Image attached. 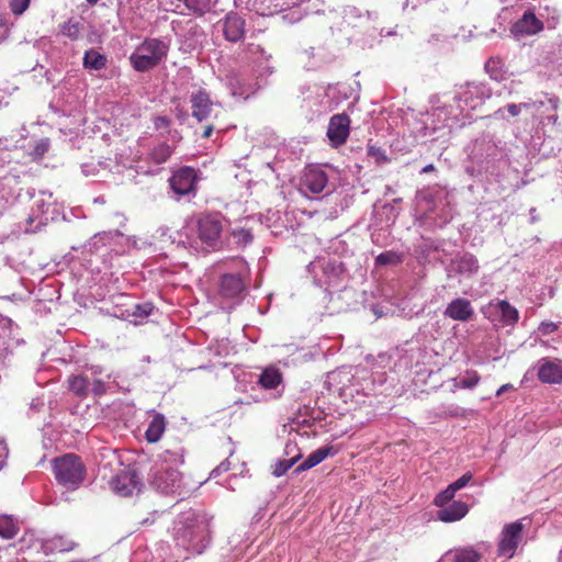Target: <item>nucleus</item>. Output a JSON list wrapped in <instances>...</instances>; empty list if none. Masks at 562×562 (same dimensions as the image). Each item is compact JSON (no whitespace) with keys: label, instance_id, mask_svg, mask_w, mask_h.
<instances>
[{"label":"nucleus","instance_id":"nucleus-10","mask_svg":"<svg viewBox=\"0 0 562 562\" xmlns=\"http://www.w3.org/2000/svg\"><path fill=\"white\" fill-rule=\"evenodd\" d=\"M527 103H536L537 105L530 106L528 110L532 111L535 117L539 120L541 124L547 121L550 124L555 125L558 122L557 111L560 105V99L554 94L544 93L543 99L531 100Z\"/></svg>","mask_w":562,"mask_h":562},{"label":"nucleus","instance_id":"nucleus-18","mask_svg":"<svg viewBox=\"0 0 562 562\" xmlns=\"http://www.w3.org/2000/svg\"><path fill=\"white\" fill-rule=\"evenodd\" d=\"M350 119L347 114H335L329 120L327 136L334 146L342 145L349 135Z\"/></svg>","mask_w":562,"mask_h":562},{"label":"nucleus","instance_id":"nucleus-27","mask_svg":"<svg viewBox=\"0 0 562 562\" xmlns=\"http://www.w3.org/2000/svg\"><path fill=\"white\" fill-rule=\"evenodd\" d=\"M282 383V374L276 368L265 369L258 379V384L263 390H276Z\"/></svg>","mask_w":562,"mask_h":562},{"label":"nucleus","instance_id":"nucleus-8","mask_svg":"<svg viewBox=\"0 0 562 562\" xmlns=\"http://www.w3.org/2000/svg\"><path fill=\"white\" fill-rule=\"evenodd\" d=\"M171 25L172 31L180 43L181 50L190 53L202 45L204 32L193 20H188L186 22L173 21Z\"/></svg>","mask_w":562,"mask_h":562},{"label":"nucleus","instance_id":"nucleus-5","mask_svg":"<svg viewBox=\"0 0 562 562\" xmlns=\"http://www.w3.org/2000/svg\"><path fill=\"white\" fill-rule=\"evenodd\" d=\"M53 471L55 479L68 491L77 490L83 482L86 476V467L81 459L74 454L67 453L53 460Z\"/></svg>","mask_w":562,"mask_h":562},{"label":"nucleus","instance_id":"nucleus-3","mask_svg":"<svg viewBox=\"0 0 562 562\" xmlns=\"http://www.w3.org/2000/svg\"><path fill=\"white\" fill-rule=\"evenodd\" d=\"M176 544L191 554H201L209 544L207 525L194 513H184L173 525Z\"/></svg>","mask_w":562,"mask_h":562},{"label":"nucleus","instance_id":"nucleus-45","mask_svg":"<svg viewBox=\"0 0 562 562\" xmlns=\"http://www.w3.org/2000/svg\"><path fill=\"white\" fill-rule=\"evenodd\" d=\"M31 0H10L9 7L14 15L23 14L30 7Z\"/></svg>","mask_w":562,"mask_h":562},{"label":"nucleus","instance_id":"nucleus-33","mask_svg":"<svg viewBox=\"0 0 562 562\" xmlns=\"http://www.w3.org/2000/svg\"><path fill=\"white\" fill-rule=\"evenodd\" d=\"M106 65V57L94 49H89L83 56V67L92 70H101Z\"/></svg>","mask_w":562,"mask_h":562},{"label":"nucleus","instance_id":"nucleus-21","mask_svg":"<svg viewBox=\"0 0 562 562\" xmlns=\"http://www.w3.org/2000/svg\"><path fill=\"white\" fill-rule=\"evenodd\" d=\"M245 288L241 272L223 274L218 284L221 296L226 299L238 297L245 291Z\"/></svg>","mask_w":562,"mask_h":562},{"label":"nucleus","instance_id":"nucleus-23","mask_svg":"<svg viewBox=\"0 0 562 562\" xmlns=\"http://www.w3.org/2000/svg\"><path fill=\"white\" fill-rule=\"evenodd\" d=\"M75 546L74 540L61 535H54L40 541V549L46 555L71 551Z\"/></svg>","mask_w":562,"mask_h":562},{"label":"nucleus","instance_id":"nucleus-64","mask_svg":"<svg viewBox=\"0 0 562 562\" xmlns=\"http://www.w3.org/2000/svg\"><path fill=\"white\" fill-rule=\"evenodd\" d=\"M495 115H496V116H499V117H504V115H503V109H498V110L495 112Z\"/></svg>","mask_w":562,"mask_h":562},{"label":"nucleus","instance_id":"nucleus-52","mask_svg":"<svg viewBox=\"0 0 562 562\" xmlns=\"http://www.w3.org/2000/svg\"><path fill=\"white\" fill-rule=\"evenodd\" d=\"M48 147H49L48 140L42 139L36 144L34 151L36 155L42 156L48 150Z\"/></svg>","mask_w":562,"mask_h":562},{"label":"nucleus","instance_id":"nucleus-46","mask_svg":"<svg viewBox=\"0 0 562 562\" xmlns=\"http://www.w3.org/2000/svg\"><path fill=\"white\" fill-rule=\"evenodd\" d=\"M559 329V323L543 321L538 326V334L541 336H548Z\"/></svg>","mask_w":562,"mask_h":562},{"label":"nucleus","instance_id":"nucleus-19","mask_svg":"<svg viewBox=\"0 0 562 562\" xmlns=\"http://www.w3.org/2000/svg\"><path fill=\"white\" fill-rule=\"evenodd\" d=\"M223 35L226 41L236 43L245 36V20L235 12H229L220 22Z\"/></svg>","mask_w":562,"mask_h":562},{"label":"nucleus","instance_id":"nucleus-25","mask_svg":"<svg viewBox=\"0 0 562 562\" xmlns=\"http://www.w3.org/2000/svg\"><path fill=\"white\" fill-rule=\"evenodd\" d=\"M336 450L331 446H324L315 451H313L297 468L295 469L296 473L310 470L321 462H323L327 457L334 456Z\"/></svg>","mask_w":562,"mask_h":562},{"label":"nucleus","instance_id":"nucleus-47","mask_svg":"<svg viewBox=\"0 0 562 562\" xmlns=\"http://www.w3.org/2000/svg\"><path fill=\"white\" fill-rule=\"evenodd\" d=\"M533 105H537V104L536 103H527V102H521L519 104L510 103L506 106V109L512 116H517V115H519V113L522 109L528 110L530 106H533Z\"/></svg>","mask_w":562,"mask_h":562},{"label":"nucleus","instance_id":"nucleus-29","mask_svg":"<svg viewBox=\"0 0 562 562\" xmlns=\"http://www.w3.org/2000/svg\"><path fill=\"white\" fill-rule=\"evenodd\" d=\"M172 151V147L167 143L162 142L150 149L147 158L149 161L156 165H161L165 164L170 158Z\"/></svg>","mask_w":562,"mask_h":562},{"label":"nucleus","instance_id":"nucleus-43","mask_svg":"<svg viewBox=\"0 0 562 562\" xmlns=\"http://www.w3.org/2000/svg\"><path fill=\"white\" fill-rule=\"evenodd\" d=\"M233 237L236 240L238 245L246 246L247 244L251 243L252 235L249 229L246 228H238L233 231Z\"/></svg>","mask_w":562,"mask_h":562},{"label":"nucleus","instance_id":"nucleus-28","mask_svg":"<svg viewBox=\"0 0 562 562\" xmlns=\"http://www.w3.org/2000/svg\"><path fill=\"white\" fill-rule=\"evenodd\" d=\"M454 265L456 271L460 274L472 276L479 270L477 259L470 254L461 256Z\"/></svg>","mask_w":562,"mask_h":562},{"label":"nucleus","instance_id":"nucleus-51","mask_svg":"<svg viewBox=\"0 0 562 562\" xmlns=\"http://www.w3.org/2000/svg\"><path fill=\"white\" fill-rule=\"evenodd\" d=\"M91 392L94 395H102V394H104L106 392V386H105L104 381L95 378L93 380L92 384H91Z\"/></svg>","mask_w":562,"mask_h":562},{"label":"nucleus","instance_id":"nucleus-62","mask_svg":"<svg viewBox=\"0 0 562 562\" xmlns=\"http://www.w3.org/2000/svg\"><path fill=\"white\" fill-rule=\"evenodd\" d=\"M94 202H95V203H101V204L105 203L104 196H98V198H95V199H94Z\"/></svg>","mask_w":562,"mask_h":562},{"label":"nucleus","instance_id":"nucleus-54","mask_svg":"<svg viewBox=\"0 0 562 562\" xmlns=\"http://www.w3.org/2000/svg\"><path fill=\"white\" fill-rule=\"evenodd\" d=\"M284 452L286 456H290V458L295 456L296 453H301L297 445L292 441L286 442V445L284 447Z\"/></svg>","mask_w":562,"mask_h":562},{"label":"nucleus","instance_id":"nucleus-41","mask_svg":"<svg viewBox=\"0 0 562 562\" xmlns=\"http://www.w3.org/2000/svg\"><path fill=\"white\" fill-rule=\"evenodd\" d=\"M480 382V375L477 372L472 371L468 372L467 376L462 378L457 384V387L460 389H473Z\"/></svg>","mask_w":562,"mask_h":562},{"label":"nucleus","instance_id":"nucleus-35","mask_svg":"<svg viewBox=\"0 0 562 562\" xmlns=\"http://www.w3.org/2000/svg\"><path fill=\"white\" fill-rule=\"evenodd\" d=\"M114 235L121 236L122 234L119 231L98 233L92 238H90V240L87 243V247L90 251H97L101 247L105 246L106 243L111 240Z\"/></svg>","mask_w":562,"mask_h":562},{"label":"nucleus","instance_id":"nucleus-12","mask_svg":"<svg viewBox=\"0 0 562 562\" xmlns=\"http://www.w3.org/2000/svg\"><path fill=\"white\" fill-rule=\"evenodd\" d=\"M524 526L520 521L505 525L498 541V554L513 558L521 541Z\"/></svg>","mask_w":562,"mask_h":562},{"label":"nucleus","instance_id":"nucleus-53","mask_svg":"<svg viewBox=\"0 0 562 562\" xmlns=\"http://www.w3.org/2000/svg\"><path fill=\"white\" fill-rule=\"evenodd\" d=\"M229 470V463L227 461H223L220 465L212 470L210 476L216 477L223 472H227Z\"/></svg>","mask_w":562,"mask_h":562},{"label":"nucleus","instance_id":"nucleus-26","mask_svg":"<svg viewBox=\"0 0 562 562\" xmlns=\"http://www.w3.org/2000/svg\"><path fill=\"white\" fill-rule=\"evenodd\" d=\"M166 429V418L162 414L155 413L146 431L145 438L148 442L155 443L159 441Z\"/></svg>","mask_w":562,"mask_h":562},{"label":"nucleus","instance_id":"nucleus-1","mask_svg":"<svg viewBox=\"0 0 562 562\" xmlns=\"http://www.w3.org/2000/svg\"><path fill=\"white\" fill-rule=\"evenodd\" d=\"M491 97L492 89L482 81H470L457 87L453 97L457 110L454 111L452 105L435 109L431 114L434 122L438 121L441 124L434 125L432 130L464 125L470 112L482 106Z\"/></svg>","mask_w":562,"mask_h":562},{"label":"nucleus","instance_id":"nucleus-32","mask_svg":"<svg viewBox=\"0 0 562 562\" xmlns=\"http://www.w3.org/2000/svg\"><path fill=\"white\" fill-rule=\"evenodd\" d=\"M485 70L495 81L499 82L506 79L505 64L497 57H492L485 63Z\"/></svg>","mask_w":562,"mask_h":562},{"label":"nucleus","instance_id":"nucleus-24","mask_svg":"<svg viewBox=\"0 0 562 562\" xmlns=\"http://www.w3.org/2000/svg\"><path fill=\"white\" fill-rule=\"evenodd\" d=\"M437 518L443 522H453L462 519L469 512L465 503L457 501L443 507H439Z\"/></svg>","mask_w":562,"mask_h":562},{"label":"nucleus","instance_id":"nucleus-50","mask_svg":"<svg viewBox=\"0 0 562 562\" xmlns=\"http://www.w3.org/2000/svg\"><path fill=\"white\" fill-rule=\"evenodd\" d=\"M544 10L548 12V15H550V18L548 19V27L554 29L560 20L558 11L555 9H550L549 7H546Z\"/></svg>","mask_w":562,"mask_h":562},{"label":"nucleus","instance_id":"nucleus-57","mask_svg":"<svg viewBox=\"0 0 562 562\" xmlns=\"http://www.w3.org/2000/svg\"><path fill=\"white\" fill-rule=\"evenodd\" d=\"M215 128H218V126H217L216 124H214V122H211L210 124H207V125L205 126V128H204V131H203V133H202V136H203L204 138H209V137L212 135V133H213V131H214Z\"/></svg>","mask_w":562,"mask_h":562},{"label":"nucleus","instance_id":"nucleus-16","mask_svg":"<svg viewBox=\"0 0 562 562\" xmlns=\"http://www.w3.org/2000/svg\"><path fill=\"white\" fill-rule=\"evenodd\" d=\"M484 314H486L487 317L492 321H495L496 318L494 316H497L498 321L506 326L514 325L519 318L517 308L505 300L491 302L484 311Z\"/></svg>","mask_w":562,"mask_h":562},{"label":"nucleus","instance_id":"nucleus-14","mask_svg":"<svg viewBox=\"0 0 562 562\" xmlns=\"http://www.w3.org/2000/svg\"><path fill=\"white\" fill-rule=\"evenodd\" d=\"M543 29V22L536 16L531 9H528L524 12L522 16L512 25L510 33L515 38L520 40L526 36L536 35Z\"/></svg>","mask_w":562,"mask_h":562},{"label":"nucleus","instance_id":"nucleus-48","mask_svg":"<svg viewBox=\"0 0 562 562\" xmlns=\"http://www.w3.org/2000/svg\"><path fill=\"white\" fill-rule=\"evenodd\" d=\"M473 475L471 472L464 473L461 477H459L457 481L452 482L450 485L454 488L456 492L460 491L464 486L469 484V482L472 480Z\"/></svg>","mask_w":562,"mask_h":562},{"label":"nucleus","instance_id":"nucleus-56","mask_svg":"<svg viewBox=\"0 0 562 562\" xmlns=\"http://www.w3.org/2000/svg\"><path fill=\"white\" fill-rule=\"evenodd\" d=\"M170 121L166 116H158L155 119V127L157 130L168 127Z\"/></svg>","mask_w":562,"mask_h":562},{"label":"nucleus","instance_id":"nucleus-9","mask_svg":"<svg viewBox=\"0 0 562 562\" xmlns=\"http://www.w3.org/2000/svg\"><path fill=\"white\" fill-rule=\"evenodd\" d=\"M198 170L192 167H181L172 173L169 186L172 192L179 198L195 196L198 190Z\"/></svg>","mask_w":562,"mask_h":562},{"label":"nucleus","instance_id":"nucleus-63","mask_svg":"<svg viewBox=\"0 0 562 562\" xmlns=\"http://www.w3.org/2000/svg\"><path fill=\"white\" fill-rule=\"evenodd\" d=\"M153 522H154V519H151V520H150L149 518H146V519H144V520L142 521V524H143V525H150V524H153Z\"/></svg>","mask_w":562,"mask_h":562},{"label":"nucleus","instance_id":"nucleus-58","mask_svg":"<svg viewBox=\"0 0 562 562\" xmlns=\"http://www.w3.org/2000/svg\"><path fill=\"white\" fill-rule=\"evenodd\" d=\"M451 218H452L451 211L450 210H445L443 214L441 216V221L438 223V225L442 226V225L449 223Z\"/></svg>","mask_w":562,"mask_h":562},{"label":"nucleus","instance_id":"nucleus-30","mask_svg":"<svg viewBox=\"0 0 562 562\" xmlns=\"http://www.w3.org/2000/svg\"><path fill=\"white\" fill-rule=\"evenodd\" d=\"M248 52L256 58L258 67L261 68V74H272V67L269 65L270 55H267L265 49L260 45L250 44Z\"/></svg>","mask_w":562,"mask_h":562},{"label":"nucleus","instance_id":"nucleus-17","mask_svg":"<svg viewBox=\"0 0 562 562\" xmlns=\"http://www.w3.org/2000/svg\"><path fill=\"white\" fill-rule=\"evenodd\" d=\"M538 379L547 384L562 383V361L559 359L542 358L538 361Z\"/></svg>","mask_w":562,"mask_h":562},{"label":"nucleus","instance_id":"nucleus-61","mask_svg":"<svg viewBox=\"0 0 562 562\" xmlns=\"http://www.w3.org/2000/svg\"><path fill=\"white\" fill-rule=\"evenodd\" d=\"M435 169L434 165L432 164H429L427 166H425L423 169H422V173H427V172H430Z\"/></svg>","mask_w":562,"mask_h":562},{"label":"nucleus","instance_id":"nucleus-49","mask_svg":"<svg viewBox=\"0 0 562 562\" xmlns=\"http://www.w3.org/2000/svg\"><path fill=\"white\" fill-rule=\"evenodd\" d=\"M368 155L374 157L376 161H386V156L384 151L374 145L368 146Z\"/></svg>","mask_w":562,"mask_h":562},{"label":"nucleus","instance_id":"nucleus-13","mask_svg":"<svg viewBox=\"0 0 562 562\" xmlns=\"http://www.w3.org/2000/svg\"><path fill=\"white\" fill-rule=\"evenodd\" d=\"M50 205V193L47 194L45 192H41L40 195L35 198L32 206V213L27 217V227L25 228L26 233H35L42 226L47 224V212Z\"/></svg>","mask_w":562,"mask_h":562},{"label":"nucleus","instance_id":"nucleus-15","mask_svg":"<svg viewBox=\"0 0 562 562\" xmlns=\"http://www.w3.org/2000/svg\"><path fill=\"white\" fill-rule=\"evenodd\" d=\"M142 481L134 471H123L117 474L111 482L112 490L120 496H132L139 493Z\"/></svg>","mask_w":562,"mask_h":562},{"label":"nucleus","instance_id":"nucleus-37","mask_svg":"<svg viewBox=\"0 0 562 562\" xmlns=\"http://www.w3.org/2000/svg\"><path fill=\"white\" fill-rule=\"evenodd\" d=\"M69 389L78 396H86L89 390V380L85 375L69 378Z\"/></svg>","mask_w":562,"mask_h":562},{"label":"nucleus","instance_id":"nucleus-60","mask_svg":"<svg viewBox=\"0 0 562 562\" xmlns=\"http://www.w3.org/2000/svg\"><path fill=\"white\" fill-rule=\"evenodd\" d=\"M513 389H514V385H513V384H510V383H506V384L502 385V386L497 390L496 395H497V396H499V395H502L503 393H505V392H507V391H509V390H513Z\"/></svg>","mask_w":562,"mask_h":562},{"label":"nucleus","instance_id":"nucleus-39","mask_svg":"<svg viewBox=\"0 0 562 562\" xmlns=\"http://www.w3.org/2000/svg\"><path fill=\"white\" fill-rule=\"evenodd\" d=\"M481 555L472 548L457 550L454 553V562H479Z\"/></svg>","mask_w":562,"mask_h":562},{"label":"nucleus","instance_id":"nucleus-31","mask_svg":"<svg viewBox=\"0 0 562 562\" xmlns=\"http://www.w3.org/2000/svg\"><path fill=\"white\" fill-rule=\"evenodd\" d=\"M19 522L12 516L0 515V537L3 539H12L19 532Z\"/></svg>","mask_w":562,"mask_h":562},{"label":"nucleus","instance_id":"nucleus-59","mask_svg":"<svg viewBox=\"0 0 562 562\" xmlns=\"http://www.w3.org/2000/svg\"><path fill=\"white\" fill-rule=\"evenodd\" d=\"M89 371L93 376H97L103 373V368L101 366H91Z\"/></svg>","mask_w":562,"mask_h":562},{"label":"nucleus","instance_id":"nucleus-36","mask_svg":"<svg viewBox=\"0 0 562 562\" xmlns=\"http://www.w3.org/2000/svg\"><path fill=\"white\" fill-rule=\"evenodd\" d=\"M193 14L204 15L212 8V0H178Z\"/></svg>","mask_w":562,"mask_h":562},{"label":"nucleus","instance_id":"nucleus-2","mask_svg":"<svg viewBox=\"0 0 562 562\" xmlns=\"http://www.w3.org/2000/svg\"><path fill=\"white\" fill-rule=\"evenodd\" d=\"M184 463V449L180 445L166 448L151 469L149 482L153 487L164 494L183 493V479L179 467Z\"/></svg>","mask_w":562,"mask_h":562},{"label":"nucleus","instance_id":"nucleus-11","mask_svg":"<svg viewBox=\"0 0 562 562\" xmlns=\"http://www.w3.org/2000/svg\"><path fill=\"white\" fill-rule=\"evenodd\" d=\"M190 103L192 116L198 122L214 121L217 114L214 112L215 103L211 100L210 94L204 89H199L190 94Z\"/></svg>","mask_w":562,"mask_h":562},{"label":"nucleus","instance_id":"nucleus-6","mask_svg":"<svg viewBox=\"0 0 562 562\" xmlns=\"http://www.w3.org/2000/svg\"><path fill=\"white\" fill-rule=\"evenodd\" d=\"M226 225V218L218 212L202 213L194 221L199 239L213 249L222 246V234Z\"/></svg>","mask_w":562,"mask_h":562},{"label":"nucleus","instance_id":"nucleus-55","mask_svg":"<svg viewBox=\"0 0 562 562\" xmlns=\"http://www.w3.org/2000/svg\"><path fill=\"white\" fill-rule=\"evenodd\" d=\"M7 457H8V448L4 445V442L2 440H0V470L4 467Z\"/></svg>","mask_w":562,"mask_h":562},{"label":"nucleus","instance_id":"nucleus-40","mask_svg":"<svg viewBox=\"0 0 562 562\" xmlns=\"http://www.w3.org/2000/svg\"><path fill=\"white\" fill-rule=\"evenodd\" d=\"M456 491L454 488L449 484L446 490H443L442 492H440L434 499V504L437 506V507H443L446 505H448L452 498L454 497L456 495Z\"/></svg>","mask_w":562,"mask_h":562},{"label":"nucleus","instance_id":"nucleus-42","mask_svg":"<svg viewBox=\"0 0 562 562\" xmlns=\"http://www.w3.org/2000/svg\"><path fill=\"white\" fill-rule=\"evenodd\" d=\"M401 256L393 251L381 252L376 258L375 262L380 266L396 265L401 262Z\"/></svg>","mask_w":562,"mask_h":562},{"label":"nucleus","instance_id":"nucleus-44","mask_svg":"<svg viewBox=\"0 0 562 562\" xmlns=\"http://www.w3.org/2000/svg\"><path fill=\"white\" fill-rule=\"evenodd\" d=\"M154 306L151 303L136 304L134 306L132 316L135 318H145L151 314Z\"/></svg>","mask_w":562,"mask_h":562},{"label":"nucleus","instance_id":"nucleus-38","mask_svg":"<svg viewBox=\"0 0 562 562\" xmlns=\"http://www.w3.org/2000/svg\"><path fill=\"white\" fill-rule=\"evenodd\" d=\"M301 457H302L301 453H296L295 456H293L289 459L279 460L273 465L272 474L276 477L282 476L283 474H285L288 472V470H290L301 459Z\"/></svg>","mask_w":562,"mask_h":562},{"label":"nucleus","instance_id":"nucleus-7","mask_svg":"<svg viewBox=\"0 0 562 562\" xmlns=\"http://www.w3.org/2000/svg\"><path fill=\"white\" fill-rule=\"evenodd\" d=\"M314 283L321 288L337 286L344 273L342 265L334 259L317 258L308 265Z\"/></svg>","mask_w":562,"mask_h":562},{"label":"nucleus","instance_id":"nucleus-20","mask_svg":"<svg viewBox=\"0 0 562 562\" xmlns=\"http://www.w3.org/2000/svg\"><path fill=\"white\" fill-rule=\"evenodd\" d=\"M443 315L450 319L467 323L473 319L475 312L468 299L457 297L448 303L443 311Z\"/></svg>","mask_w":562,"mask_h":562},{"label":"nucleus","instance_id":"nucleus-34","mask_svg":"<svg viewBox=\"0 0 562 562\" xmlns=\"http://www.w3.org/2000/svg\"><path fill=\"white\" fill-rule=\"evenodd\" d=\"M82 23L77 19H69L60 25V32L64 36L76 41L81 36Z\"/></svg>","mask_w":562,"mask_h":562},{"label":"nucleus","instance_id":"nucleus-22","mask_svg":"<svg viewBox=\"0 0 562 562\" xmlns=\"http://www.w3.org/2000/svg\"><path fill=\"white\" fill-rule=\"evenodd\" d=\"M328 177L319 167H310L305 170L302 187L311 193H321L326 188Z\"/></svg>","mask_w":562,"mask_h":562},{"label":"nucleus","instance_id":"nucleus-4","mask_svg":"<svg viewBox=\"0 0 562 562\" xmlns=\"http://www.w3.org/2000/svg\"><path fill=\"white\" fill-rule=\"evenodd\" d=\"M169 52V42L149 37L136 46L130 56L132 67L139 72L148 71L164 61Z\"/></svg>","mask_w":562,"mask_h":562}]
</instances>
